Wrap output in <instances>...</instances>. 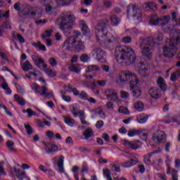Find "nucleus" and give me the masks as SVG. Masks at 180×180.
Masks as SVG:
<instances>
[{
	"instance_id": "nucleus-1",
	"label": "nucleus",
	"mask_w": 180,
	"mask_h": 180,
	"mask_svg": "<svg viewBox=\"0 0 180 180\" xmlns=\"http://www.w3.org/2000/svg\"><path fill=\"white\" fill-rule=\"evenodd\" d=\"M129 82V88L131 91V95L134 98L141 96V89L140 88V79L137 75L130 71H122L120 72L117 82L118 84H124Z\"/></svg>"
},
{
	"instance_id": "nucleus-2",
	"label": "nucleus",
	"mask_w": 180,
	"mask_h": 180,
	"mask_svg": "<svg viewBox=\"0 0 180 180\" xmlns=\"http://www.w3.org/2000/svg\"><path fill=\"white\" fill-rule=\"evenodd\" d=\"M115 57L120 64L136 63V52L129 45H119L115 49Z\"/></svg>"
},
{
	"instance_id": "nucleus-3",
	"label": "nucleus",
	"mask_w": 180,
	"mask_h": 180,
	"mask_svg": "<svg viewBox=\"0 0 180 180\" xmlns=\"http://www.w3.org/2000/svg\"><path fill=\"white\" fill-rule=\"evenodd\" d=\"M108 23H109V20L104 18L101 20L98 24L96 26V37L99 43H105L107 47H112L113 46V41L111 39H108V36L106 35V27H108Z\"/></svg>"
},
{
	"instance_id": "nucleus-4",
	"label": "nucleus",
	"mask_w": 180,
	"mask_h": 180,
	"mask_svg": "<svg viewBox=\"0 0 180 180\" xmlns=\"http://www.w3.org/2000/svg\"><path fill=\"white\" fill-rule=\"evenodd\" d=\"M59 20L60 29L63 32H65V30H71L72 29L77 18L74 12L64 11L60 14Z\"/></svg>"
},
{
	"instance_id": "nucleus-5",
	"label": "nucleus",
	"mask_w": 180,
	"mask_h": 180,
	"mask_svg": "<svg viewBox=\"0 0 180 180\" xmlns=\"http://www.w3.org/2000/svg\"><path fill=\"white\" fill-rule=\"evenodd\" d=\"M180 43V37L177 36L176 37H173L172 39H168L166 40V46L163 47V55L167 58H171L176 54L178 51V48L176 46Z\"/></svg>"
},
{
	"instance_id": "nucleus-6",
	"label": "nucleus",
	"mask_w": 180,
	"mask_h": 180,
	"mask_svg": "<svg viewBox=\"0 0 180 180\" xmlns=\"http://www.w3.org/2000/svg\"><path fill=\"white\" fill-rule=\"evenodd\" d=\"M155 46L154 38L152 37L143 39L139 43V47L141 49V53L146 57L148 60L153 58V49Z\"/></svg>"
},
{
	"instance_id": "nucleus-7",
	"label": "nucleus",
	"mask_w": 180,
	"mask_h": 180,
	"mask_svg": "<svg viewBox=\"0 0 180 180\" xmlns=\"http://www.w3.org/2000/svg\"><path fill=\"white\" fill-rule=\"evenodd\" d=\"M30 88L37 96H43L46 99L53 98V91L49 92V89L46 86H40L37 83H32Z\"/></svg>"
},
{
	"instance_id": "nucleus-8",
	"label": "nucleus",
	"mask_w": 180,
	"mask_h": 180,
	"mask_svg": "<svg viewBox=\"0 0 180 180\" xmlns=\"http://www.w3.org/2000/svg\"><path fill=\"white\" fill-rule=\"evenodd\" d=\"M127 13L128 16H131L134 19H137V20H141L143 16L141 11L139 9V5L134 4H130L127 7Z\"/></svg>"
},
{
	"instance_id": "nucleus-9",
	"label": "nucleus",
	"mask_w": 180,
	"mask_h": 180,
	"mask_svg": "<svg viewBox=\"0 0 180 180\" xmlns=\"http://www.w3.org/2000/svg\"><path fill=\"white\" fill-rule=\"evenodd\" d=\"M75 36L73 39V47L76 51H84L85 50V46L82 41L80 39L78 40V37L81 36V32L79 31H74L73 32Z\"/></svg>"
},
{
	"instance_id": "nucleus-10",
	"label": "nucleus",
	"mask_w": 180,
	"mask_h": 180,
	"mask_svg": "<svg viewBox=\"0 0 180 180\" xmlns=\"http://www.w3.org/2000/svg\"><path fill=\"white\" fill-rule=\"evenodd\" d=\"M136 70H137L139 74L142 77H148L150 75V65L141 62L136 66Z\"/></svg>"
},
{
	"instance_id": "nucleus-11",
	"label": "nucleus",
	"mask_w": 180,
	"mask_h": 180,
	"mask_svg": "<svg viewBox=\"0 0 180 180\" xmlns=\"http://www.w3.org/2000/svg\"><path fill=\"white\" fill-rule=\"evenodd\" d=\"M64 155H58L52 158V162L53 165H58L59 174H64L65 170L64 169Z\"/></svg>"
},
{
	"instance_id": "nucleus-12",
	"label": "nucleus",
	"mask_w": 180,
	"mask_h": 180,
	"mask_svg": "<svg viewBox=\"0 0 180 180\" xmlns=\"http://www.w3.org/2000/svg\"><path fill=\"white\" fill-rule=\"evenodd\" d=\"M142 8L145 12H155L158 9L157 3L155 1L144 2L142 4Z\"/></svg>"
},
{
	"instance_id": "nucleus-13",
	"label": "nucleus",
	"mask_w": 180,
	"mask_h": 180,
	"mask_svg": "<svg viewBox=\"0 0 180 180\" xmlns=\"http://www.w3.org/2000/svg\"><path fill=\"white\" fill-rule=\"evenodd\" d=\"M105 95L109 101H112V102H116L117 101V91L113 89H108L105 90Z\"/></svg>"
},
{
	"instance_id": "nucleus-14",
	"label": "nucleus",
	"mask_w": 180,
	"mask_h": 180,
	"mask_svg": "<svg viewBox=\"0 0 180 180\" xmlns=\"http://www.w3.org/2000/svg\"><path fill=\"white\" fill-rule=\"evenodd\" d=\"M124 146L131 148L132 150H137L139 148H141V141H129L128 140H125L123 142Z\"/></svg>"
},
{
	"instance_id": "nucleus-15",
	"label": "nucleus",
	"mask_w": 180,
	"mask_h": 180,
	"mask_svg": "<svg viewBox=\"0 0 180 180\" xmlns=\"http://www.w3.org/2000/svg\"><path fill=\"white\" fill-rule=\"evenodd\" d=\"M32 61L37 65V67H39L40 70H46L47 68V64L44 63V60H42L41 58H37L36 56H32Z\"/></svg>"
},
{
	"instance_id": "nucleus-16",
	"label": "nucleus",
	"mask_w": 180,
	"mask_h": 180,
	"mask_svg": "<svg viewBox=\"0 0 180 180\" xmlns=\"http://www.w3.org/2000/svg\"><path fill=\"white\" fill-rule=\"evenodd\" d=\"M149 95L153 99H160L162 94L158 87H152L149 89Z\"/></svg>"
},
{
	"instance_id": "nucleus-17",
	"label": "nucleus",
	"mask_w": 180,
	"mask_h": 180,
	"mask_svg": "<svg viewBox=\"0 0 180 180\" xmlns=\"http://www.w3.org/2000/svg\"><path fill=\"white\" fill-rule=\"evenodd\" d=\"M166 137L167 135L164 131H158L157 133L153 135L152 139L155 143H162Z\"/></svg>"
},
{
	"instance_id": "nucleus-18",
	"label": "nucleus",
	"mask_w": 180,
	"mask_h": 180,
	"mask_svg": "<svg viewBox=\"0 0 180 180\" xmlns=\"http://www.w3.org/2000/svg\"><path fill=\"white\" fill-rule=\"evenodd\" d=\"M14 172L19 180H30V178L26 176V172H25V170L15 168Z\"/></svg>"
},
{
	"instance_id": "nucleus-19",
	"label": "nucleus",
	"mask_w": 180,
	"mask_h": 180,
	"mask_svg": "<svg viewBox=\"0 0 180 180\" xmlns=\"http://www.w3.org/2000/svg\"><path fill=\"white\" fill-rule=\"evenodd\" d=\"M93 54L98 61H102L105 57V51L101 48H96L93 50Z\"/></svg>"
},
{
	"instance_id": "nucleus-20",
	"label": "nucleus",
	"mask_w": 180,
	"mask_h": 180,
	"mask_svg": "<svg viewBox=\"0 0 180 180\" xmlns=\"http://www.w3.org/2000/svg\"><path fill=\"white\" fill-rule=\"evenodd\" d=\"M149 23L151 26H160V18L158 15H152L149 19Z\"/></svg>"
},
{
	"instance_id": "nucleus-21",
	"label": "nucleus",
	"mask_w": 180,
	"mask_h": 180,
	"mask_svg": "<svg viewBox=\"0 0 180 180\" xmlns=\"http://www.w3.org/2000/svg\"><path fill=\"white\" fill-rule=\"evenodd\" d=\"M157 84L162 91H167L168 86L165 83V80L162 77H159L157 80Z\"/></svg>"
},
{
	"instance_id": "nucleus-22",
	"label": "nucleus",
	"mask_w": 180,
	"mask_h": 180,
	"mask_svg": "<svg viewBox=\"0 0 180 180\" xmlns=\"http://www.w3.org/2000/svg\"><path fill=\"white\" fill-rule=\"evenodd\" d=\"M63 47H65L67 50H70L74 47V37L67 39L63 43Z\"/></svg>"
},
{
	"instance_id": "nucleus-23",
	"label": "nucleus",
	"mask_w": 180,
	"mask_h": 180,
	"mask_svg": "<svg viewBox=\"0 0 180 180\" xmlns=\"http://www.w3.org/2000/svg\"><path fill=\"white\" fill-rule=\"evenodd\" d=\"M94 129L91 127H87L83 132V136H84L85 140H89V139H91L92 136H94Z\"/></svg>"
},
{
	"instance_id": "nucleus-24",
	"label": "nucleus",
	"mask_w": 180,
	"mask_h": 180,
	"mask_svg": "<svg viewBox=\"0 0 180 180\" xmlns=\"http://www.w3.org/2000/svg\"><path fill=\"white\" fill-rule=\"evenodd\" d=\"M138 160L137 158H134V159H131L127 162H124L122 164V167L124 168H130L134 165H136V164H137Z\"/></svg>"
},
{
	"instance_id": "nucleus-25",
	"label": "nucleus",
	"mask_w": 180,
	"mask_h": 180,
	"mask_svg": "<svg viewBox=\"0 0 180 180\" xmlns=\"http://www.w3.org/2000/svg\"><path fill=\"white\" fill-rule=\"evenodd\" d=\"M110 20L112 26H117L122 22V19L115 15H112L110 17Z\"/></svg>"
},
{
	"instance_id": "nucleus-26",
	"label": "nucleus",
	"mask_w": 180,
	"mask_h": 180,
	"mask_svg": "<svg viewBox=\"0 0 180 180\" xmlns=\"http://www.w3.org/2000/svg\"><path fill=\"white\" fill-rule=\"evenodd\" d=\"M69 109H70L72 115H73L74 117H77L78 116V109H79L78 104L73 103V104L70 105Z\"/></svg>"
},
{
	"instance_id": "nucleus-27",
	"label": "nucleus",
	"mask_w": 180,
	"mask_h": 180,
	"mask_svg": "<svg viewBox=\"0 0 180 180\" xmlns=\"http://www.w3.org/2000/svg\"><path fill=\"white\" fill-rule=\"evenodd\" d=\"M169 20H171V17L169 15H165L160 18L159 26H165L168 25Z\"/></svg>"
},
{
	"instance_id": "nucleus-28",
	"label": "nucleus",
	"mask_w": 180,
	"mask_h": 180,
	"mask_svg": "<svg viewBox=\"0 0 180 180\" xmlns=\"http://www.w3.org/2000/svg\"><path fill=\"white\" fill-rule=\"evenodd\" d=\"M79 27L81 28L82 32L84 33V34H87V33H89V32H91L85 21H81L79 22Z\"/></svg>"
},
{
	"instance_id": "nucleus-29",
	"label": "nucleus",
	"mask_w": 180,
	"mask_h": 180,
	"mask_svg": "<svg viewBox=\"0 0 180 180\" xmlns=\"http://www.w3.org/2000/svg\"><path fill=\"white\" fill-rule=\"evenodd\" d=\"M157 153H158V150H154L153 152L150 153L148 155H145L143 158V161L145 164H146L147 165H150V164H151V160H150V158H151V157H153L154 154H157Z\"/></svg>"
},
{
	"instance_id": "nucleus-30",
	"label": "nucleus",
	"mask_w": 180,
	"mask_h": 180,
	"mask_svg": "<svg viewBox=\"0 0 180 180\" xmlns=\"http://www.w3.org/2000/svg\"><path fill=\"white\" fill-rule=\"evenodd\" d=\"M136 120L138 123L144 124L148 120V115L146 114H141L136 117Z\"/></svg>"
},
{
	"instance_id": "nucleus-31",
	"label": "nucleus",
	"mask_w": 180,
	"mask_h": 180,
	"mask_svg": "<svg viewBox=\"0 0 180 180\" xmlns=\"http://www.w3.org/2000/svg\"><path fill=\"white\" fill-rule=\"evenodd\" d=\"M21 68L22 69L23 71L25 72L29 71V70H32L33 66L30 63L29 60H26L22 65H21Z\"/></svg>"
},
{
	"instance_id": "nucleus-32",
	"label": "nucleus",
	"mask_w": 180,
	"mask_h": 180,
	"mask_svg": "<svg viewBox=\"0 0 180 180\" xmlns=\"http://www.w3.org/2000/svg\"><path fill=\"white\" fill-rule=\"evenodd\" d=\"M14 99L20 106H25L26 105V101L23 99V97L19 96V94H15Z\"/></svg>"
},
{
	"instance_id": "nucleus-33",
	"label": "nucleus",
	"mask_w": 180,
	"mask_h": 180,
	"mask_svg": "<svg viewBox=\"0 0 180 180\" xmlns=\"http://www.w3.org/2000/svg\"><path fill=\"white\" fill-rule=\"evenodd\" d=\"M64 122L68 124V126H70V127H74V124H75V120L70 117H63Z\"/></svg>"
},
{
	"instance_id": "nucleus-34",
	"label": "nucleus",
	"mask_w": 180,
	"mask_h": 180,
	"mask_svg": "<svg viewBox=\"0 0 180 180\" xmlns=\"http://www.w3.org/2000/svg\"><path fill=\"white\" fill-rule=\"evenodd\" d=\"M134 108L138 112H143L144 110V104L141 101H137L134 104Z\"/></svg>"
},
{
	"instance_id": "nucleus-35",
	"label": "nucleus",
	"mask_w": 180,
	"mask_h": 180,
	"mask_svg": "<svg viewBox=\"0 0 180 180\" xmlns=\"http://www.w3.org/2000/svg\"><path fill=\"white\" fill-rule=\"evenodd\" d=\"M139 134H140V129H136L129 130L127 134L129 137H134V136H139Z\"/></svg>"
},
{
	"instance_id": "nucleus-36",
	"label": "nucleus",
	"mask_w": 180,
	"mask_h": 180,
	"mask_svg": "<svg viewBox=\"0 0 180 180\" xmlns=\"http://www.w3.org/2000/svg\"><path fill=\"white\" fill-rule=\"evenodd\" d=\"M32 46H34V47H37V49L41 50V51H46L47 50V49H46V46L41 44V42L40 41L32 44Z\"/></svg>"
},
{
	"instance_id": "nucleus-37",
	"label": "nucleus",
	"mask_w": 180,
	"mask_h": 180,
	"mask_svg": "<svg viewBox=\"0 0 180 180\" xmlns=\"http://www.w3.org/2000/svg\"><path fill=\"white\" fill-rule=\"evenodd\" d=\"M103 176L106 178L107 180H112V176H110V170L108 168L103 169Z\"/></svg>"
},
{
	"instance_id": "nucleus-38",
	"label": "nucleus",
	"mask_w": 180,
	"mask_h": 180,
	"mask_svg": "<svg viewBox=\"0 0 180 180\" xmlns=\"http://www.w3.org/2000/svg\"><path fill=\"white\" fill-rule=\"evenodd\" d=\"M138 136H139L141 140H143V141H147V139H148V134L143 132V130L139 129Z\"/></svg>"
},
{
	"instance_id": "nucleus-39",
	"label": "nucleus",
	"mask_w": 180,
	"mask_h": 180,
	"mask_svg": "<svg viewBox=\"0 0 180 180\" xmlns=\"http://www.w3.org/2000/svg\"><path fill=\"white\" fill-rule=\"evenodd\" d=\"M61 94V97L62 99H63V101H65V102H68V103H70V102H71V96H67L66 95V92L65 91H60Z\"/></svg>"
},
{
	"instance_id": "nucleus-40",
	"label": "nucleus",
	"mask_w": 180,
	"mask_h": 180,
	"mask_svg": "<svg viewBox=\"0 0 180 180\" xmlns=\"http://www.w3.org/2000/svg\"><path fill=\"white\" fill-rule=\"evenodd\" d=\"M69 70L71 71V72H76V74H79V72H81V70H79L78 66L75 65H70Z\"/></svg>"
},
{
	"instance_id": "nucleus-41",
	"label": "nucleus",
	"mask_w": 180,
	"mask_h": 180,
	"mask_svg": "<svg viewBox=\"0 0 180 180\" xmlns=\"http://www.w3.org/2000/svg\"><path fill=\"white\" fill-rule=\"evenodd\" d=\"M78 98H79V99H82V101H86V99L89 98V95L87 94L85 91H80Z\"/></svg>"
},
{
	"instance_id": "nucleus-42",
	"label": "nucleus",
	"mask_w": 180,
	"mask_h": 180,
	"mask_svg": "<svg viewBox=\"0 0 180 180\" xmlns=\"http://www.w3.org/2000/svg\"><path fill=\"white\" fill-rule=\"evenodd\" d=\"M99 66L96 65H91L87 67L86 72H91V71H99Z\"/></svg>"
},
{
	"instance_id": "nucleus-43",
	"label": "nucleus",
	"mask_w": 180,
	"mask_h": 180,
	"mask_svg": "<svg viewBox=\"0 0 180 180\" xmlns=\"http://www.w3.org/2000/svg\"><path fill=\"white\" fill-rule=\"evenodd\" d=\"M6 147H8V148H9L10 151H16V150L13 148V146H15V142H13V141H7L6 143Z\"/></svg>"
},
{
	"instance_id": "nucleus-44",
	"label": "nucleus",
	"mask_w": 180,
	"mask_h": 180,
	"mask_svg": "<svg viewBox=\"0 0 180 180\" xmlns=\"http://www.w3.org/2000/svg\"><path fill=\"white\" fill-rule=\"evenodd\" d=\"M46 75H48V77H49V78H54V77H56V75H57V73H56V72H54L53 70L51 69H47L45 71Z\"/></svg>"
},
{
	"instance_id": "nucleus-45",
	"label": "nucleus",
	"mask_w": 180,
	"mask_h": 180,
	"mask_svg": "<svg viewBox=\"0 0 180 180\" xmlns=\"http://www.w3.org/2000/svg\"><path fill=\"white\" fill-rule=\"evenodd\" d=\"M15 86L18 94H21V95H23V94H25V88H23L20 84L15 83Z\"/></svg>"
},
{
	"instance_id": "nucleus-46",
	"label": "nucleus",
	"mask_w": 180,
	"mask_h": 180,
	"mask_svg": "<svg viewBox=\"0 0 180 180\" xmlns=\"http://www.w3.org/2000/svg\"><path fill=\"white\" fill-rule=\"evenodd\" d=\"M58 151V146L52 143L51 144V148L49 149V153H57Z\"/></svg>"
},
{
	"instance_id": "nucleus-47",
	"label": "nucleus",
	"mask_w": 180,
	"mask_h": 180,
	"mask_svg": "<svg viewBox=\"0 0 180 180\" xmlns=\"http://www.w3.org/2000/svg\"><path fill=\"white\" fill-rule=\"evenodd\" d=\"M139 30H137L136 27H134L129 30V34H131V36H134V37L139 36Z\"/></svg>"
},
{
	"instance_id": "nucleus-48",
	"label": "nucleus",
	"mask_w": 180,
	"mask_h": 180,
	"mask_svg": "<svg viewBox=\"0 0 180 180\" xmlns=\"http://www.w3.org/2000/svg\"><path fill=\"white\" fill-rule=\"evenodd\" d=\"M154 167H161L162 165V159L157 158L153 160Z\"/></svg>"
},
{
	"instance_id": "nucleus-49",
	"label": "nucleus",
	"mask_w": 180,
	"mask_h": 180,
	"mask_svg": "<svg viewBox=\"0 0 180 180\" xmlns=\"http://www.w3.org/2000/svg\"><path fill=\"white\" fill-rule=\"evenodd\" d=\"M76 150L77 151H79V153H91V149L88 148H84V147H77Z\"/></svg>"
},
{
	"instance_id": "nucleus-50",
	"label": "nucleus",
	"mask_w": 180,
	"mask_h": 180,
	"mask_svg": "<svg viewBox=\"0 0 180 180\" xmlns=\"http://www.w3.org/2000/svg\"><path fill=\"white\" fill-rule=\"evenodd\" d=\"M118 112L120 113H124V115H129V109H127V108L123 107V106H121L119 108Z\"/></svg>"
},
{
	"instance_id": "nucleus-51",
	"label": "nucleus",
	"mask_w": 180,
	"mask_h": 180,
	"mask_svg": "<svg viewBox=\"0 0 180 180\" xmlns=\"http://www.w3.org/2000/svg\"><path fill=\"white\" fill-rule=\"evenodd\" d=\"M88 171H89V167H88V163H86V162H84L82 166V172H88Z\"/></svg>"
},
{
	"instance_id": "nucleus-52",
	"label": "nucleus",
	"mask_w": 180,
	"mask_h": 180,
	"mask_svg": "<svg viewBox=\"0 0 180 180\" xmlns=\"http://www.w3.org/2000/svg\"><path fill=\"white\" fill-rule=\"evenodd\" d=\"M25 130H27V134L30 136L33 133V128L30 124H25Z\"/></svg>"
},
{
	"instance_id": "nucleus-53",
	"label": "nucleus",
	"mask_w": 180,
	"mask_h": 180,
	"mask_svg": "<svg viewBox=\"0 0 180 180\" xmlns=\"http://www.w3.org/2000/svg\"><path fill=\"white\" fill-rule=\"evenodd\" d=\"M122 41L124 44H129L131 41V37L129 36L124 37L122 38Z\"/></svg>"
},
{
	"instance_id": "nucleus-54",
	"label": "nucleus",
	"mask_w": 180,
	"mask_h": 180,
	"mask_svg": "<svg viewBox=\"0 0 180 180\" xmlns=\"http://www.w3.org/2000/svg\"><path fill=\"white\" fill-rule=\"evenodd\" d=\"M80 60L82 63H88L89 60V56H88L86 54H83L80 56Z\"/></svg>"
},
{
	"instance_id": "nucleus-55",
	"label": "nucleus",
	"mask_w": 180,
	"mask_h": 180,
	"mask_svg": "<svg viewBox=\"0 0 180 180\" xmlns=\"http://www.w3.org/2000/svg\"><path fill=\"white\" fill-rule=\"evenodd\" d=\"M120 95H121V98H122L123 99H127V98L130 96V94L124 91H121Z\"/></svg>"
},
{
	"instance_id": "nucleus-56",
	"label": "nucleus",
	"mask_w": 180,
	"mask_h": 180,
	"mask_svg": "<svg viewBox=\"0 0 180 180\" xmlns=\"http://www.w3.org/2000/svg\"><path fill=\"white\" fill-rule=\"evenodd\" d=\"M172 180H178V171L173 169L172 171Z\"/></svg>"
},
{
	"instance_id": "nucleus-57",
	"label": "nucleus",
	"mask_w": 180,
	"mask_h": 180,
	"mask_svg": "<svg viewBox=\"0 0 180 180\" xmlns=\"http://www.w3.org/2000/svg\"><path fill=\"white\" fill-rule=\"evenodd\" d=\"M52 33H53V30H46L45 34L42 35V39H44L45 37H51Z\"/></svg>"
},
{
	"instance_id": "nucleus-58",
	"label": "nucleus",
	"mask_w": 180,
	"mask_h": 180,
	"mask_svg": "<svg viewBox=\"0 0 180 180\" xmlns=\"http://www.w3.org/2000/svg\"><path fill=\"white\" fill-rule=\"evenodd\" d=\"M103 124H105V123L103 120H98L96 123V129H101L102 127H103Z\"/></svg>"
},
{
	"instance_id": "nucleus-59",
	"label": "nucleus",
	"mask_w": 180,
	"mask_h": 180,
	"mask_svg": "<svg viewBox=\"0 0 180 180\" xmlns=\"http://www.w3.org/2000/svg\"><path fill=\"white\" fill-rule=\"evenodd\" d=\"M106 106L108 110H113L115 109V104L111 101L108 102Z\"/></svg>"
},
{
	"instance_id": "nucleus-60",
	"label": "nucleus",
	"mask_w": 180,
	"mask_h": 180,
	"mask_svg": "<svg viewBox=\"0 0 180 180\" xmlns=\"http://www.w3.org/2000/svg\"><path fill=\"white\" fill-rule=\"evenodd\" d=\"M27 113L28 114V117H32V116H36V112L33 111L32 108L27 109Z\"/></svg>"
},
{
	"instance_id": "nucleus-61",
	"label": "nucleus",
	"mask_w": 180,
	"mask_h": 180,
	"mask_svg": "<svg viewBox=\"0 0 180 180\" xmlns=\"http://www.w3.org/2000/svg\"><path fill=\"white\" fill-rule=\"evenodd\" d=\"M157 176L160 180H168L167 179V174L165 173H158Z\"/></svg>"
},
{
	"instance_id": "nucleus-62",
	"label": "nucleus",
	"mask_w": 180,
	"mask_h": 180,
	"mask_svg": "<svg viewBox=\"0 0 180 180\" xmlns=\"http://www.w3.org/2000/svg\"><path fill=\"white\" fill-rule=\"evenodd\" d=\"M49 64L51 65V67H56L57 65V60L54 58H51L49 59Z\"/></svg>"
},
{
	"instance_id": "nucleus-63",
	"label": "nucleus",
	"mask_w": 180,
	"mask_h": 180,
	"mask_svg": "<svg viewBox=\"0 0 180 180\" xmlns=\"http://www.w3.org/2000/svg\"><path fill=\"white\" fill-rule=\"evenodd\" d=\"M16 38L18 39V41H20V43H25V38H23L22 34H16Z\"/></svg>"
},
{
	"instance_id": "nucleus-64",
	"label": "nucleus",
	"mask_w": 180,
	"mask_h": 180,
	"mask_svg": "<svg viewBox=\"0 0 180 180\" xmlns=\"http://www.w3.org/2000/svg\"><path fill=\"white\" fill-rule=\"evenodd\" d=\"M46 136L48 139H53L54 137V132L53 131H48L46 132Z\"/></svg>"
}]
</instances>
